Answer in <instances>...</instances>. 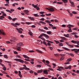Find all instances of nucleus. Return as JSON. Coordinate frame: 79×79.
<instances>
[{
	"instance_id": "nucleus-1",
	"label": "nucleus",
	"mask_w": 79,
	"mask_h": 79,
	"mask_svg": "<svg viewBox=\"0 0 79 79\" xmlns=\"http://www.w3.org/2000/svg\"><path fill=\"white\" fill-rule=\"evenodd\" d=\"M14 60H15V61H19V62H20L21 63H23L24 62L26 64H29V62L26 61H24V60L20 59H15Z\"/></svg>"
},
{
	"instance_id": "nucleus-2",
	"label": "nucleus",
	"mask_w": 79,
	"mask_h": 79,
	"mask_svg": "<svg viewBox=\"0 0 79 79\" xmlns=\"http://www.w3.org/2000/svg\"><path fill=\"white\" fill-rule=\"evenodd\" d=\"M16 29L18 31V32L19 33H20V34H22L23 33V29L22 28H16Z\"/></svg>"
},
{
	"instance_id": "nucleus-3",
	"label": "nucleus",
	"mask_w": 79,
	"mask_h": 79,
	"mask_svg": "<svg viewBox=\"0 0 79 79\" xmlns=\"http://www.w3.org/2000/svg\"><path fill=\"white\" fill-rule=\"evenodd\" d=\"M43 36L45 37H46V38H50V37H49L48 35L44 33L42 34V35H41L40 36L41 37H42Z\"/></svg>"
},
{
	"instance_id": "nucleus-4",
	"label": "nucleus",
	"mask_w": 79,
	"mask_h": 79,
	"mask_svg": "<svg viewBox=\"0 0 79 79\" xmlns=\"http://www.w3.org/2000/svg\"><path fill=\"white\" fill-rule=\"evenodd\" d=\"M71 50L72 51V52L74 51V53H79V49H71Z\"/></svg>"
},
{
	"instance_id": "nucleus-5",
	"label": "nucleus",
	"mask_w": 79,
	"mask_h": 79,
	"mask_svg": "<svg viewBox=\"0 0 79 79\" xmlns=\"http://www.w3.org/2000/svg\"><path fill=\"white\" fill-rule=\"evenodd\" d=\"M61 55V58H60V61H63L64 59V54H60Z\"/></svg>"
},
{
	"instance_id": "nucleus-6",
	"label": "nucleus",
	"mask_w": 79,
	"mask_h": 79,
	"mask_svg": "<svg viewBox=\"0 0 79 79\" xmlns=\"http://www.w3.org/2000/svg\"><path fill=\"white\" fill-rule=\"evenodd\" d=\"M64 67V69H71V65H70L69 67H68V66L66 65H65Z\"/></svg>"
},
{
	"instance_id": "nucleus-7",
	"label": "nucleus",
	"mask_w": 79,
	"mask_h": 79,
	"mask_svg": "<svg viewBox=\"0 0 79 79\" xmlns=\"http://www.w3.org/2000/svg\"><path fill=\"white\" fill-rule=\"evenodd\" d=\"M58 68L59 69H57V70L58 71H62V69H64V68L63 67H58Z\"/></svg>"
},
{
	"instance_id": "nucleus-8",
	"label": "nucleus",
	"mask_w": 79,
	"mask_h": 79,
	"mask_svg": "<svg viewBox=\"0 0 79 79\" xmlns=\"http://www.w3.org/2000/svg\"><path fill=\"white\" fill-rule=\"evenodd\" d=\"M2 34L3 35H5L6 34L5 32H3V30H0V35Z\"/></svg>"
},
{
	"instance_id": "nucleus-9",
	"label": "nucleus",
	"mask_w": 79,
	"mask_h": 79,
	"mask_svg": "<svg viewBox=\"0 0 79 79\" xmlns=\"http://www.w3.org/2000/svg\"><path fill=\"white\" fill-rule=\"evenodd\" d=\"M49 11H50L51 12H53V11H55V9L52 7H50L49 8Z\"/></svg>"
},
{
	"instance_id": "nucleus-10",
	"label": "nucleus",
	"mask_w": 79,
	"mask_h": 79,
	"mask_svg": "<svg viewBox=\"0 0 79 79\" xmlns=\"http://www.w3.org/2000/svg\"><path fill=\"white\" fill-rule=\"evenodd\" d=\"M23 66L25 67V70H27L28 71H29V70H30V69H29V68L26 67V65H24Z\"/></svg>"
},
{
	"instance_id": "nucleus-11",
	"label": "nucleus",
	"mask_w": 79,
	"mask_h": 79,
	"mask_svg": "<svg viewBox=\"0 0 79 79\" xmlns=\"http://www.w3.org/2000/svg\"><path fill=\"white\" fill-rule=\"evenodd\" d=\"M69 2L71 4H72L71 5V6H73V7H74V2H71L70 0H69Z\"/></svg>"
},
{
	"instance_id": "nucleus-12",
	"label": "nucleus",
	"mask_w": 79,
	"mask_h": 79,
	"mask_svg": "<svg viewBox=\"0 0 79 79\" xmlns=\"http://www.w3.org/2000/svg\"><path fill=\"white\" fill-rule=\"evenodd\" d=\"M23 57H24L25 58H27V59H28V60H29V57L25 55H23Z\"/></svg>"
},
{
	"instance_id": "nucleus-13",
	"label": "nucleus",
	"mask_w": 79,
	"mask_h": 79,
	"mask_svg": "<svg viewBox=\"0 0 79 79\" xmlns=\"http://www.w3.org/2000/svg\"><path fill=\"white\" fill-rule=\"evenodd\" d=\"M69 29L68 30V32H72V30L71 27H69Z\"/></svg>"
},
{
	"instance_id": "nucleus-14",
	"label": "nucleus",
	"mask_w": 79,
	"mask_h": 79,
	"mask_svg": "<svg viewBox=\"0 0 79 79\" xmlns=\"http://www.w3.org/2000/svg\"><path fill=\"white\" fill-rule=\"evenodd\" d=\"M74 27V25H71L70 24H69V25H68L67 26V27Z\"/></svg>"
},
{
	"instance_id": "nucleus-15",
	"label": "nucleus",
	"mask_w": 79,
	"mask_h": 79,
	"mask_svg": "<svg viewBox=\"0 0 79 79\" xmlns=\"http://www.w3.org/2000/svg\"><path fill=\"white\" fill-rule=\"evenodd\" d=\"M24 12L25 13L26 15H29V14L27 13H29V10H24Z\"/></svg>"
},
{
	"instance_id": "nucleus-16",
	"label": "nucleus",
	"mask_w": 79,
	"mask_h": 79,
	"mask_svg": "<svg viewBox=\"0 0 79 79\" xmlns=\"http://www.w3.org/2000/svg\"><path fill=\"white\" fill-rule=\"evenodd\" d=\"M29 32H28V34L30 35H31V36H33L32 35V33L31 32V30H29Z\"/></svg>"
},
{
	"instance_id": "nucleus-17",
	"label": "nucleus",
	"mask_w": 79,
	"mask_h": 79,
	"mask_svg": "<svg viewBox=\"0 0 79 79\" xmlns=\"http://www.w3.org/2000/svg\"><path fill=\"white\" fill-rule=\"evenodd\" d=\"M17 45L18 46H22V45H23V44L22 43H20L17 44Z\"/></svg>"
},
{
	"instance_id": "nucleus-18",
	"label": "nucleus",
	"mask_w": 79,
	"mask_h": 79,
	"mask_svg": "<svg viewBox=\"0 0 79 79\" xmlns=\"http://www.w3.org/2000/svg\"><path fill=\"white\" fill-rule=\"evenodd\" d=\"M71 42L73 43V44H77V42L76 41H74V40L71 41Z\"/></svg>"
},
{
	"instance_id": "nucleus-19",
	"label": "nucleus",
	"mask_w": 79,
	"mask_h": 79,
	"mask_svg": "<svg viewBox=\"0 0 79 79\" xmlns=\"http://www.w3.org/2000/svg\"><path fill=\"white\" fill-rule=\"evenodd\" d=\"M36 52H39V53H42V51H41L40 50H39L38 49H36Z\"/></svg>"
},
{
	"instance_id": "nucleus-20",
	"label": "nucleus",
	"mask_w": 79,
	"mask_h": 79,
	"mask_svg": "<svg viewBox=\"0 0 79 79\" xmlns=\"http://www.w3.org/2000/svg\"><path fill=\"white\" fill-rule=\"evenodd\" d=\"M28 18H29L30 19H31V20H32L33 21L34 20V18L33 17H31L28 16Z\"/></svg>"
},
{
	"instance_id": "nucleus-21",
	"label": "nucleus",
	"mask_w": 79,
	"mask_h": 79,
	"mask_svg": "<svg viewBox=\"0 0 79 79\" xmlns=\"http://www.w3.org/2000/svg\"><path fill=\"white\" fill-rule=\"evenodd\" d=\"M44 74H48V72H47V70H44Z\"/></svg>"
},
{
	"instance_id": "nucleus-22",
	"label": "nucleus",
	"mask_w": 79,
	"mask_h": 79,
	"mask_svg": "<svg viewBox=\"0 0 79 79\" xmlns=\"http://www.w3.org/2000/svg\"><path fill=\"white\" fill-rule=\"evenodd\" d=\"M63 48H64V50H67L68 51H69V50H70V49L66 48L63 47Z\"/></svg>"
},
{
	"instance_id": "nucleus-23",
	"label": "nucleus",
	"mask_w": 79,
	"mask_h": 79,
	"mask_svg": "<svg viewBox=\"0 0 79 79\" xmlns=\"http://www.w3.org/2000/svg\"><path fill=\"white\" fill-rule=\"evenodd\" d=\"M62 1L64 3H66L68 2V0H62Z\"/></svg>"
},
{
	"instance_id": "nucleus-24",
	"label": "nucleus",
	"mask_w": 79,
	"mask_h": 79,
	"mask_svg": "<svg viewBox=\"0 0 79 79\" xmlns=\"http://www.w3.org/2000/svg\"><path fill=\"white\" fill-rule=\"evenodd\" d=\"M47 34H49V35H51V34L52 33V31H48L47 32Z\"/></svg>"
},
{
	"instance_id": "nucleus-25",
	"label": "nucleus",
	"mask_w": 79,
	"mask_h": 79,
	"mask_svg": "<svg viewBox=\"0 0 79 79\" xmlns=\"http://www.w3.org/2000/svg\"><path fill=\"white\" fill-rule=\"evenodd\" d=\"M61 39H62V40H66V38L64 37H61Z\"/></svg>"
},
{
	"instance_id": "nucleus-26",
	"label": "nucleus",
	"mask_w": 79,
	"mask_h": 79,
	"mask_svg": "<svg viewBox=\"0 0 79 79\" xmlns=\"http://www.w3.org/2000/svg\"><path fill=\"white\" fill-rule=\"evenodd\" d=\"M72 35H77V32H73L71 33Z\"/></svg>"
},
{
	"instance_id": "nucleus-27",
	"label": "nucleus",
	"mask_w": 79,
	"mask_h": 79,
	"mask_svg": "<svg viewBox=\"0 0 79 79\" xmlns=\"http://www.w3.org/2000/svg\"><path fill=\"white\" fill-rule=\"evenodd\" d=\"M46 42H49V43H51V44H53V42L51 41H49V40H46Z\"/></svg>"
},
{
	"instance_id": "nucleus-28",
	"label": "nucleus",
	"mask_w": 79,
	"mask_h": 79,
	"mask_svg": "<svg viewBox=\"0 0 79 79\" xmlns=\"http://www.w3.org/2000/svg\"><path fill=\"white\" fill-rule=\"evenodd\" d=\"M3 18H5V17L1 16V17H0V19H1V20H3Z\"/></svg>"
},
{
	"instance_id": "nucleus-29",
	"label": "nucleus",
	"mask_w": 79,
	"mask_h": 79,
	"mask_svg": "<svg viewBox=\"0 0 79 79\" xmlns=\"http://www.w3.org/2000/svg\"><path fill=\"white\" fill-rule=\"evenodd\" d=\"M42 71H43L42 70H40L38 71L37 73H42Z\"/></svg>"
},
{
	"instance_id": "nucleus-30",
	"label": "nucleus",
	"mask_w": 79,
	"mask_h": 79,
	"mask_svg": "<svg viewBox=\"0 0 79 79\" xmlns=\"http://www.w3.org/2000/svg\"><path fill=\"white\" fill-rule=\"evenodd\" d=\"M25 69V67H21L19 69V70L21 71L22 70H24Z\"/></svg>"
},
{
	"instance_id": "nucleus-31",
	"label": "nucleus",
	"mask_w": 79,
	"mask_h": 79,
	"mask_svg": "<svg viewBox=\"0 0 79 79\" xmlns=\"http://www.w3.org/2000/svg\"><path fill=\"white\" fill-rule=\"evenodd\" d=\"M32 5L34 8H37V5H34V4H32Z\"/></svg>"
},
{
	"instance_id": "nucleus-32",
	"label": "nucleus",
	"mask_w": 79,
	"mask_h": 79,
	"mask_svg": "<svg viewBox=\"0 0 79 79\" xmlns=\"http://www.w3.org/2000/svg\"><path fill=\"white\" fill-rule=\"evenodd\" d=\"M4 57L5 58H6V59H8V56L6 55H4Z\"/></svg>"
},
{
	"instance_id": "nucleus-33",
	"label": "nucleus",
	"mask_w": 79,
	"mask_h": 79,
	"mask_svg": "<svg viewBox=\"0 0 79 79\" xmlns=\"http://www.w3.org/2000/svg\"><path fill=\"white\" fill-rule=\"evenodd\" d=\"M11 24L12 26H14V27H18V26H16L14 23H12Z\"/></svg>"
},
{
	"instance_id": "nucleus-34",
	"label": "nucleus",
	"mask_w": 79,
	"mask_h": 79,
	"mask_svg": "<svg viewBox=\"0 0 79 79\" xmlns=\"http://www.w3.org/2000/svg\"><path fill=\"white\" fill-rule=\"evenodd\" d=\"M11 38L12 39H13V40H16V38H15V37L11 36Z\"/></svg>"
},
{
	"instance_id": "nucleus-35",
	"label": "nucleus",
	"mask_w": 79,
	"mask_h": 79,
	"mask_svg": "<svg viewBox=\"0 0 79 79\" xmlns=\"http://www.w3.org/2000/svg\"><path fill=\"white\" fill-rule=\"evenodd\" d=\"M43 44H44V45H45L46 46H48V45H47V43H46V42H45L44 41H43Z\"/></svg>"
},
{
	"instance_id": "nucleus-36",
	"label": "nucleus",
	"mask_w": 79,
	"mask_h": 79,
	"mask_svg": "<svg viewBox=\"0 0 79 79\" xmlns=\"http://www.w3.org/2000/svg\"><path fill=\"white\" fill-rule=\"evenodd\" d=\"M40 23H41V24H45L46 23L45 22H42V21H40L39 22Z\"/></svg>"
},
{
	"instance_id": "nucleus-37",
	"label": "nucleus",
	"mask_w": 79,
	"mask_h": 79,
	"mask_svg": "<svg viewBox=\"0 0 79 79\" xmlns=\"http://www.w3.org/2000/svg\"><path fill=\"white\" fill-rule=\"evenodd\" d=\"M57 3V4H59L60 5H61V4H63V3L62 2H58Z\"/></svg>"
},
{
	"instance_id": "nucleus-38",
	"label": "nucleus",
	"mask_w": 79,
	"mask_h": 79,
	"mask_svg": "<svg viewBox=\"0 0 79 79\" xmlns=\"http://www.w3.org/2000/svg\"><path fill=\"white\" fill-rule=\"evenodd\" d=\"M72 13H73V14H74V15H77V12L74 11H72Z\"/></svg>"
},
{
	"instance_id": "nucleus-39",
	"label": "nucleus",
	"mask_w": 79,
	"mask_h": 79,
	"mask_svg": "<svg viewBox=\"0 0 79 79\" xmlns=\"http://www.w3.org/2000/svg\"><path fill=\"white\" fill-rule=\"evenodd\" d=\"M72 60V59L71 58H69L67 60V61L69 62V61H71Z\"/></svg>"
},
{
	"instance_id": "nucleus-40",
	"label": "nucleus",
	"mask_w": 79,
	"mask_h": 79,
	"mask_svg": "<svg viewBox=\"0 0 79 79\" xmlns=\"http://www.w3.org/2000/svg\"><path fill=\"white\" fill-rule=\"evenodd\" d=\"M59 46H63V44L62 43H60L59 44Z\"/></svg>"
},
{
	"instance_id": "nucleus-41",
	"label": "nucleus",
	"mask_w": 79,
	"mask_h": 79,
	"mask_svg": "<svg viewBox=\"0 0 79 79\" xmlns=\"http://www.w3.org/2000/svg\"><path fill=\"white\" fill-rule=\"evenodd\" d=\"M34 16H36V17H39V15H38L37 14H35L34 15Z\"/></svg>"
},
{
	"instance_id": "nucleus-42",
	"label": "nucleus",
	"mask_w": 79,
	"mask_h": 79,
	"mask_svg": "<svg viewBox=\"0 0 79 79\" xmlns=\"http://www.w3.org/2000/svg\"><path fill=\"white\" fill-rule=\"evenodd\" d=\"M15 24L16 26H19L20 25V23H15Z\"/></svg>"
},
{
	"instance_id": "nucleus-43",
	"label": "nucleus",
	"mask_w": 79,
	"mask_h": 79,
	"mask_svg": "<svg viewBox=\"0 0 79 79\" xmlns=\"http://www.w3.org/2000/svg\"><path fill=\"white\" fill-rule=\"evenodd\" d=\"M2 69H3V70H4V71H6V67H3L2 68Z\"/></svg>"
},
{
	"instance_id": "nucleus-44",
	"label": "nucleus",
	"mask_w": 79,
	"mask_h": 79,
	"mask_svg": "<svg viewBox=\"0 0 79 79\" xmlns=\"http://www.w3.org/2000/svg\"><path fill=\"white\" fill-rule=\"evenodd\" d=\"M45 22H46L47 23H48V24H49V23H51V22L48 21V20H46L45 21Z\"/></svg>"
},
{
	"instance_id": "nucleus-45",
	"label": "nucleus",
	"mask_w": 79,
	"mask_h": 79,
	"mask_svg": "<svg viewBox=\"0 0 79 79\" xmlns=\"http://www.w3.org/2000/svg\"><path fill=\"white\" fill-rule=\"evenodd\" d=\"M30 73L31 74H33V73H34V71L31 70L30 71Z\"/></svg>"
},
{
	"instance_id": "nucleus-46",
	"label": "nucleus",
	"mask_w": 79,
	"mask_h": 79,
	"mask_svg": "<svg viewBox=\"0 0 79 79\" xmlns=\"http://www.w3.org/2000/svg\"><path fill=\"white\" fill-rule=\"evenodd\" d=\"M41 39H42V40H44V41H45V40H46L45 39V38H43L42 37L41 38Z\"/></svg>"
},
{
	"instance_id": "nucleus-47",
	"label": "nucleus",
	"mask_w": 79,
	"mask_h": 79,
	"mask_svg": "<svg viewBox=\"0 0 79 79\" xmlns=\"http://www.w3.org/2000/svg\"><path fill=\"white\" fill-rule=\"evenodd\" d=\"M25 23L27 24H28V25L31 24V23L30 22H26Z\"/></svg>"
},
{
	"instance_id": "nucleus-48",
	"label": "nucleus",
	"mask_w": 79,
	"mask_h": 79,
	"mask_svg": "<svg viewBox=\"0 0 79 79\" xmlns=\"http://www.w3.org/2000/svg\"><path fill=\"white\" fill-rule=\"evenodd\" d=\"M54 42H56V44H59V43H60V42L59 41L56 40H54Z\"/></svg>"
},
{
	"instance_id": "nucleus-49",
	"label": "nucleus",
	"mask_w": 79,
	"mask_h": 79,
	"mask_svg": "<svg viewBox=\"0 0 79 79\" xmlns=\"http://www.w3.org/2000/svg\"><path fill=\"white\" fill-rule=\"evenodd\" d=\"M8 19H10V20H12V18H11V17L10 16L8 17Z\"/></svg>"
},
{
	"instance_id": "nucleus-50",
	"label": "nucleus",
	"mask_w": 79,
	"mask_h": 79,
	"mask_svg": "<svg viewBox=\"0 0 79 79\" xmlns=\"http://www.w3.org/2000/svg\"><path fill=\"white\" fill-rule=\"evenodd\" d=\"M44 29H45L46 30H48V28H47V27H44Z\"/></svg>"
},
{
	"instance_id": "nucleus-51",
	"label": "nucleus",
	"mask_w": 79,
	"mask_h": 79,
	"mask_svg": "<svg viewBox=\"0 0 79 79\" xmlns=\"http://www.w3.org/2000/svg\"><path fill=\"white\" fill-rule=\"evenodd\" d=\"M52 29H57V28H56V27H52Z\"/></svg>"
},
{
	"instance_id": "nucleus-52",
	"label": "nucleus",
	"mask_w": 79,
	"mask_h": 79,
	"mask_svg": "<svg viewBox=\"0 0 79 79\" xmlns=\"http://www.w3.org/2000/svg\"><path fill=\"white\" fill-rule=\"evenodd\" d=\"M54 55L55 56H59V54H54Z\"/></svg>"
},
{
	"instance_id": "nucleus-53",
	"label": "nucleus",
	"mask_w": 79,
	"mask_h": 79,
	"mask_svg": "<svg viewBox=\"0 0 79 79\" xmlns=\"http://www.w3.org/2000/svg\"><path fill=\"white\" fill-rule=\"evenodd\" d=\"M70 55L71 56H74V55L73 53H70Z\"/></svg>"
},
{
	"instance_id": "nucleus-54",
	"label": "nucleus",
	"mask_w": 79,
	"mask_h": 79,
	"mask_svg": "<svg viewBox=\"0 0 79 79\" xmlns=\"http://www.w3.org/2000/svg\"><path fill=\"white\" fill-rule=\"evenodd\" d=\"M17 19V18H14L13 19H12V21H15V20Z\"/></svg>"
},
{
	"instance_id": "nucleus-55",
	"label": "nucleus",
	"mask_w": 79,
	"mask_h": 79,
	"mask_svg": "<svg viewBox=\"0 0 79 79\" xmlns=\"http://www.w3.org/2000/svg\"><path fill=\"white\" fill-rule=\"evenodd\" d=\"M29 52L30 53H33V52H34V51L33 50L29 51Z\"/></svg>"
},
{
	"instance_id": "nucleus-56",
	"label": "nucleus",
	"mask_w": 79,
	"mask_h": 79,
	"mask_svg": "<svg viewBox=\"0 0 79 79\" xmlns=\"http://www.w3.org/2000/svg\"><path fill=\"white\" fill-rule=\"evenodd\" d=\"M48 47L51 50H53V48H52V47Z\"/></svg>"
},
{
	"instance_id": "nucleus-57",
	"label": "nucleus",
	"mask_w": 79,
	"mask_h": 79,
	"mask_svg": "<svg viewBox=\"0 0 79 79\" xmlns=\"http://www.w3.org/2000/svg\"><path fill=\"white\" fill-rule=\"evenodd\" d=\"M74 47L77 48H79V46L78 45H75Z\"/></svg>"
},
{
	"instance_id": "nucleus-58",
	"label": "nucleus",
	"mask_w": 79,
	"mask_h": 79,
	"mask_svg": "<svg viewBox=\"0 0 79 79\" xmlns=\"http://www.w3.org/2000/svg\"><path fill=\"white\" fill-rule=\"evenodd\" d=\"M49 25L50 26H51V27H53V25H52V24L49 23Z\"/></svg>"
},
{
	"instance_id": "nucleus-59",
	"label": "nucleus",
	"mask_w": 79,
	"mask_h": 79,
	"mask_svg": "<svg viewBox=\"0 0 79 79\" xmlns=\"http://www.w3.org/2000/svg\"><path fill=\"white\" fill-rule=\"evenodd\" d=\"M62 27H66V25H65L64 24V25H62Z\"/></svg>"
},
{
	"instance_id": "nucleus-60",
	"label": "nucleus",
	"mask_w": 79,
	"mask_h": 79,
	"mask_svg": "<svg viewBox=\"0 0 79 79\" xmlns=\"http://www.w3.org/2000/svg\"><path fill=\"white\" fill-rule=\"evenodd\" d=\"M74 37L76 38H78L79 37V36H77V35H74Z\"/></svg>"
},
{
	"instance_id": "nucleus-61",
	"label": "nucleus",
	"mask_w": 79,
	"mask_h": 79,
	"mask_svg": "<svg viewBox=\"0 0 79 79\" xmlns=\"http://www.w3.org/2000/svg\"><path fill=\"white\" fill-rule=\"evenodd\" d=\"M49 69V70H51V71H53V69L50 68H49V69Z\"/></svg>"
},
{
	"instance_id": "nucleus-62",
	"label": "nucleus",
	"mask_w": 79,
	"mask_h": 79,
	"mask_svg": "<svg viewBox=\"0 0 79 79\" xmlns=\"http://www.w3.org/2000/svg\"><path fill=\"white\" fill-rule=\"evenodd\" d=\"M46 63H47V64H49V61L48 60H46Z\"/></svg>"
},
{
	"instance_id": "nucleus-63",
	"label": "nucleus",
	"mask_w": 79,
	"mask_h": 79,
	"mask_svg": "<svg viewBox=\"0 0 79 79\" xmlns=\"http://www.w3.org/2000/svg\"><path fill=\"white\" fill-rule=\"evenodd\" d=\"M14 54H18V52H16V51H14Z\"/></svg>"
},
{
	"instance_id": "nucleus-64",
	"label": "nucleus",
	"mask_w": 79,
	"mask_h": 79,
	"mask_svg": "<svg viewBox=\"0 0 79 79\" xmlns=\"http://www.w3.org/2000/svg\"><path fill=\"white\" fill-rule=\"evenodd\" d=\"M40 14H44V12H40Z\"/></svg>"
}]
</instances>
